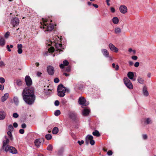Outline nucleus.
Returning <instances> with one entry per match:
<instances>
[{
	"instance_id": "obj_64",
	"label": "nucleus",
	"mask_w": 156,
	"mask_h": 156,
	"mask_svg": "<svg viewBox=\"0 0 156 156\" xmlns=\"http://www.w3.org/2000/svg\"><path fill=\"white\" fill-rule=\"evenodd\" d=\"M64 75L66 76H68L69 75V74H68L66 73H64Z\"/></svg>"
},
{
	"instance_id": "obj_42",
	"label": "nucleus",
	"mask_w": 156,
	"mask_h": 156,
	"mask_svg": "<svg viewBox=\"0 0 156 156\" xmlns=\"http://www.w3.org/2000/svg\"><path fill=\"white\" fill-rule=\"evenodd\" d=\"M13 116L14 118H17L19 116V115L16 113H14L13 114Z\"/></svg>"
},
{
	"instance_id": "obj_33",
	"label": "nucleus",
	"mask_w": 156,
	"mask_h": 156,
	"mask_svg": "<svg viewBox=\"0 0 156 156\" xmlns=\"http://www.w3.org/2000/svg\"><path fill=\"white\" fill-rule=\"evenodd\" d=\"M46 138L48 140H50L52 138V136L50 134H47L45 136Z\"/></svg>"
},
{
	"instance_id": "obj_12",
	"label": "nucleus",
	"mask_w": 156,
	"mask_h": 156,
	"mask_svg": "<svg viewBox=\"0 0 156 156\" xmlns=\"http://www.w3.org/2000/svg\"><path fill=\"white\" fill-rule=\"evenodd\" d=\"M47 71L49 74L51 75H52L54 73V69L53 67L51 66H49L47 67Z\"/></svg>"
},
{
	"instance_id": "obj_11",
	"label": "nucleus",
	"mask_w": 156,
	"mask_h": 156,
	"mask_svg": "<svg viewBox=\"0 0 156 156\" xmlns=\"http://www.w3.org/2000/svg\"><path fill=\"white\" fill-rule=\"evenodd\" d=\"M78 102L80 104L86 106L89 104L86 103V100L83 97H80L79 98Z\"/></svg>"
},
{
	"instance_id": "obj_35",
	"label": "nucleus",
	"mask_w": 156,
	"mask_h": 156,
	"mask_svg": "<svg viewBox=\"0 0 156 156\" xmlns=\"http://www.w3.org/2000/svg\"><path fill=\"white\" fill-rule=\"evenodd\" d=\"M61 114L60 111L59 110H57L55 112V116H58Z\"/></svg>"
},
{
	"instance_id": "obj_7",
	"label": "nucleus",
	"mask_w": 156,
	"mask_h": 156,
	"mask_svg": "<svg viewBox=\"0 0 156 156\" xmlns=\"http://www.w3.org/2000/svg\"><path fill=\"white\" fill-rule=\"evenodd\" d=\"M5 138L6 139V140H4L3 141V145L2 148L1 149V150H4L5 149V148H6L9 146V145H7L9 144V140L7 137L6 136H5Z\"/></svg>"
},
{
	"instance_id": "obj_15",
	"label": "nucleus",
	"mask_w": 156,
	"mask_h": 156,
	"mask_svg": "<svg viewBox=\"0 0 156 156\" xmlns=\"http://www.w3.org/2000/svg\"><path fill=\"white\" fill-rule=\"evenodd\" d=\"M109 47L110 49L112 51L115 52H118V49L112 44L110 43L109 44Z\"/></svg>"
},
{
	"instance_id": "obj_13",
	"label": "nucleus",
	"mask_w": 156,
	"mask_h": 156,
	"mask_svg": "<svg viewBox=\"0 0 156 156\" xmlns=\"http://www.w3.org/2000/svg\"><path fill=\"white\" fill-rule=\"evenodd\" d=\"M119 10L120 12L123 14L126 13L127 11V7L124 5H121L119 7Z\"/></svg>"
},
{
	"instance_id": "obj_6",
	"label": "nucleus",
	"mask_w": 156,
	"mask_h": 156,
	"mask_svg": "<svg viewBox=\"0 0 156 156\" xmlns=\"http://www.w3.org/2000/svg\"><path fill=\"white\" fill-rule=\"evenodd\" d=\"M53 42H54L53 43V44H54V45H55V48L57 49V51H59V52L60 51H62V49H64L62 47V44H57L55 42V40L53 41ZM52 41H51L50 44H49L48 45H50L51 44H52Z\"/></svg>"
},
{
	"instance_id": "obj_53",
	"label": "nucleus",
	"mask_w": 156,
	"mask_h": 156,
	"mask_svg": "<svg viewBox=\"0 0 156 156\" xmlns=\"http://www.w3.org/2000/svg\"><path fill=\"white\" fill-rule=\"evenodd\" d=\"M111 11L112 12H115V10L114 8L112 7L111 8Z\"/></svg>"
},
{
	"instance_id": "obj_26",
	"label": "nucleus",
	"mask_w": 156,
	"mask_h": 156,
	"mask_svg": "<svg viewBox=\"0 0 156 156\" xmlns=\"http://www.w3.org/2000/svg\"><path fill=\"white\" fill-rule=\"evenodd\" d=\"M112 22L115 24H117L119 23V20L116 17H114L112 19Z\"/></svg>"
},
{
	"instance_id": "obj_19",
	"label": "nucleus",
	"mask_w": 156,
	"mask_h": 156,
	"mask_svg": "<svg viewBox=\"0 0 156 156\" xmlns=\"http://www.w3.org/2000/svg\"><path fill=\"white\" fill-rule=\"evenodd\" d=\"M69 116L72 119H75L76 117V114L74 112H70L69 113Z\"/></svg>"
},
{
	"instance_id": "obj_63",
	"label": "nucleus",
	"mask_w": 156,
	"mask_h": 156,
	"mask_svg": "<svg viewBox=\"0 0 156 156\" xmlns=\"http://www.w3.org/2000/svg\"><path fill=\"white\" fill-rule=\"evenodd\" d=\"M133 49L131 48H129L128 49V51L129 52H131L133 51Z\"/></svg>"
},
{
	"instance_id": "obj_47",
	"label": "nucleus",
	"mask_w": 156,
	"mask_h": 156,
	"mask_svg": "<svg viewBox=\"0 0 156 156\" xmlns=\"http://www.w3.org/2000/svg\"><path fill=\"white\" fill-rule=\"evenodd\" d=\"M139 64L138 62H136L134 64V66L136 67H137L139 66Z\"/></svg>"
},
{
	"instance_id": "obj_3",
	"label": "nucleus",
	"mask_w": 156,
	"mask_h": 156,
	"mask_svg": "<svg viewBox=\"0 0 156 156\" xmlns=\"http://www.w3.org/2000/svg\"><path fill=\"white\" fill-rule=\"evenodd\" d=\"M66 90V88L63 85H59L58 88V95L60 97H64L65 95Z\"/></svg>"
},
{
	"instance_id": "obj_38",
	"label": "nucleus",
	"mask_w": 156,
	"mask_h": 156,
	"mask_svg": "<svg viewBox=\"0 0 156 156\" xmlns=\"http://www.w3.org/2000/svg\"><path fill=\"white\" fill-rule=\"evenodd\" d=\"M48 50L51 52H54V48L53 47H51L50 48L48 49Z\"/></svg>"
},
{
	"instance_id": "obj_45",
	"label": "nucleus",
	"mask_w": 156,
	"mask_h": 156,
	"mask_svg": "<svg viewBox=\"0 0 156 156\" xmlns=\"http://www.w3.org/2000/svg\"><path fill=\"white\" fill-rule=\"evenodd\" d=\"M59 81V79L57 78H55L54 80V82L56 83H58Z\"/></svg>"
},
{
	"instance_id": "obj_43",
	"label": "nucleus",
	"mask_w": 156,
	"mask_h": 156,
	"mask_svg": "<svg viewBox=\"0 0 156 156\" xmlns=\"http://www.w3.org/2000/svg\"><path fill=\"white\" fill-rule=\"evenodd\" d=\"M9 32H6L5 34V37L6 38H7L9 36Z\"/></svg>"
},
{
	"instance_id": "obj_50",
	"label": "nucleus",
	"mask_w": 156,
	"mask_h": 156,
	"mask_svg": "<svg viewBox=\"0 0 156 156\" xmlns=\"http://www.w3.org/2000/svg\"><path fill=\"white\" fill-rule=\"evenodd\" d=\"M112 154V151L109 150L107 152V154L108 155H111Z\"/></svg>"
},
{
	"instance_id": "obj_40",
	"label": "nucleus",
	"mask_w": 156,
	"mask_h": 156,
	"mask_svg": "<svg viewBox=\"0 0 156 156\" xmlns=\"http://www.w3.org/2000/svg\"><path fill=\"white\" fill-rule=\"evenodd\" d=\"M143 138L144 140H146L147 138V136L146 134H143L142 135Z\"/></svg>"
},
{
	"instance_id": "obj_49",
	"label": "nucleus",
	"mask_w": 156,
	"mask_h": 156,
	"mask_svg": "<svg viewBox=\"0 0 156 156\" xmlns=\"http://www.w3.org/2000/svg\"><path fill=\"white\" fill-rule=\"evenodd\" d=\"M77 142L80 144V145H81L83 144L84 143V142L83 140H81V141L78 140Z\"/></svg>"
},
{
	"instance_id": "obj_41",
	"label": "nucleus",
	"mask_w": 156,
	"mask_h": 156,
	"mask_svg": "<svg viewBox=\"0 0 156 156\" xmlns=\"http://www.w3.org/2000/svg\"><path fill=\"white\" fill-rule=\"evenodd\" d=\"M8 128L10 131L12 130L13 129V127L12 125H10L9 126Z\"/></svg>"
},
{
	"instance_id": "obj_36",
	"label": "nucleus",
	"mask_w": 156,
	"mask_h": 156,
	"mask_svg": "<svg viewBox=\"0 0 156 156\" xmlns=\"http://www.w3.org/2000/svg\"><path fill=\"white\" fill-rule=\"evenodd\" d=\"M69 62L67 60H65L63 62V64L65 66H67L69 65Z\"/></svg>"
},
{
	"instance_id": "obj_32",
	"label": "nucleus",
	"mask_w": 156,
	"mask_h": 156,
	"mask_svg": "<svg viewBox=\"0 0 156 156\" xmlns=\"http://www.w3.org/2000/svg\"><path fill=\"white\" fill-rule=\"evenodd\" d=\"M145 122H146L147 124H148L151 123V121L150 118H147L146 119Z\"/></svg>"
},
{
	"instance_id": "obj_24",
	"label": "nucleus",
	"mask_w": 156,
	"mask_h": 156,
	"mask_svg": "<svg viewBox=\"0 0 156 156\" xmlns=\"http://www.w3.org/2000/svg\"><path fill=\"white\" fill-rule=\"evenodd\" d=\"M143 92L144 95L145 96H147L148 95V93L147 90V88L146 86L143 87Z\"/></svg>"
},
{
	"instance_id": "obj_58",
	"label": "nucleus",
	"mask_w": 156,
	"mask_h": 156,
	"mask_svg": "<svg viewBox=\"0 0 156 156\" xmlns=\"http://www.w3.org/2000/svg\"><path fill=\"white\" fill-rule=\"evenodd\" d=\"M4 86L2 85H0V90H3L4 89Z\"/></svg>"
},
{
	"instance_id": "obj_62",
	"label": "nucleus",
	"mask_w": 156,
	"mask_h": 156,
	"mask_svg": "<svg viewBox=\"0 0 156 156\" xmlns=\"http://www.w3.org/2000/svg\"><path fill=\"white\" fill-rule=\"evenodd\" d=\"M35 65L36 66L38 67L39 66V63L38 62H36L35 63Z\"/></svg>"
},
{
	"instance_id": "obj_14",
	"label": "nucleus",
	"mask_w": 156,
	"mask_h": 156,
	"mask_svg": "<svg viewBox=\"0 0 156 156\" xmlns=\"http://www.w3.org/2000/svg\"><path fill=\"white\" fill-rule=\"evenodd\" d=\"M6 115V113L3 110H1L0 111V120H4Z\"/></svg>"
},
{
	"instance_id": "obj_28",
	"label": "nucleus",
	"mask_w": 156,
	"mask_h": 156,
	"mask_svg": "<svg viewBox=\"0 0 156 156\" xmlns=\"http://www.w3.org/2000/svg\"><path fill=\"white\" fill-rule=\"evenodd\" d=\"M121 32V29L119 27H116L115 29V32L116 34H119Z\"/></svg>"
},
{
	"instance_id": "obj_18",
	"label": "nucleus",
	"mask_w": 156,
	"mask_h": 156,
	"mask_svg": "<svg viewBox=\"0 0 156 156\" xmlns=\"http://www.w3.org/2000/svg\"><path fill=\"white\" fill-rule=\"evenodd\" d=\"M9 94L8 93H6L4 95L2 96L1 98V100L2 102H4L8 98Z\"/></svg>"
},
{
	"instance_id": "obj_48",
	"label": "nucleus",
	"mask_w": 156,
	"mask_h": 156,
	"mask_svg": "<svg viewBox=\"0 0 156 156\" xmlns=\"http://www.w3.org/2000/svg\"><path fill=\"white\" fill-rule=\"evenodd\" d=\"M5 65L4 63V62L3 61H0V67H2L3 66H4Z\"/></svg>"
},
{
	"instance_id": "obj_54",
	"label": "nucleus",
	"mask_w": 156,
	"mask_h": 156,
	"mask_svg": "<svg viewBox=\"0 0 156 156\" xmlns=\"http://www.w3.org/2000/svg\"><path fill=\"white\" fill-rule=\"evenodd\" d=\"M13 126L14 127L16 128L18 126V124L16 122H14L13 124Z\"/></svg>"
},
{
	"instance_id": "obj_16",
	"label": "nucleus",
	"mask_w": 156,
	"mask_h": 156,
	"mask_svg": "<svg viewBox=\"0 0 156 156\" xmlns=\"http://www.w3.org/2000/svg\"><path fill=\"white\" fill-rule=\"evenodd\" d=\"M42 142H44V140L43 139H36L34 142L35 145L37 147H39Z\"/></svg>"
},
{
	"instance_id": "obj_20",
	"label": "nucleus",
	"mask_w": 156,
	"mask_h": 156,
	"mask_svg": "<svg viewBox=\"0 0 156 156\" xmlns=\"http://www.w3.org/2000/svg\"><path fill=\"white\" fill-rule=\"evenodd\" d=\"M137 80L138 82L140 84H143L144 83V80L143 77L141 76H138L137 78Z\"/></svg>"
},
{
	"instance_id": "obj_39",
	"label": "nucleus",
	"mask_w": 156,
	"mask_h": 156,
	"mask_svg": "<svg viewBox=\"0 0 156 156\" xmlns=\"http://www.w3.org/2000/svg\"><path fill=\"white\" fill-rule=\"evenodd\" d=\"M5 82V79L3 77L0 78V82L1 83H4Z\"/></svg>"
},
{
	"instance_id": "obj_44",
	"label": "nucleus",
	"mask_w": 156,
	"mask_h": 156,
	"mask_svg": "<svg viewBox=\"0 0 156 156\" xmlns=\"http://www.w3.org/2000/svg\"><path fill=\"white\" fill-rule=\"evenodd\" d=\"M134 60H136L137 59L138 57L134 55L131 57Z\"/></svg>"
},
{
	"instance_id": "obj_55",
	"label": "nucleus",
	"mask_w": 156,
	"mask_h": 156,
	"mask_svg": "<svg viewBox=\"0 0 156 156\" xmlns=\"http://www.w3.org/2000/svg\"><path fill=\"white\" fill-rule=\"evenodd\" d=\"M129 66H132L133 64V62H132V61H129Z\"/></svg>"
},
{
	"instance_id": "obj_59",
	"label": "nucleus",
	"mask_w": 156,
	"mask_h": 156,
	"mask_svg": "<svg viewBox=\"0 0 156 156\" xmlns=\"http://www.w3.org/2000/svg\"><path fill=\"white\" fill-rule=\"evenodd\" d=\"M92 5L95 8H98V5L97 4H92Z\"/></svg>"
},
{
	"instance_id": "obj_27",
	"label": "nucleus",
	"mask_w": 156,
	"mask_h": 156,
	"mask_svg": "<svg viewBox=\"0 0 156 156\" xmlns=\"http://www.w3.org/2000/svg\"><path fill=\"white\" fill-rule=\"evenodd\" d=\"M93 135L95 136L99 137L100 136V134L98 131L95 130L92 133Z\"/></svg>"
},
{
	"instance_id": "obj_5",
	"label": "nucleus",
	"mask_w": 156,
	"mask_h": 156,
	"mask_svg": "<svg viewBox=\"0 0 156 156\" xmlns=\"http://www.w3.org/2000/svg\"><path fill=\"white\" fill-rule=\"evenodd\" d=\"M4 151L6 152L9 151L13 154H16L17 153V151L15 147L10 146L8 147L5 148Z\"/></svg>"
},
{
	"instance_id": "obj_9",
	"label": "nucleus",
	"mask_w": 156,
	"mask_h": 156,
	"mask_svg": "<svg viewBox=\"0 0 156 156\" xmlns=\"http://www.w3.org/2000/svg\"><path fill=\"white\" fill-rule=\"evenodd\" d=\"M19 20L17 18L15 17L12 19L11 20V24L14 27L17 26L19 24Z\"/></svg>"
},
{
	"instance_id": "obj_17",
	"label": "nucleus",
	"mask_w": 156,
	"mask_h": 156,
	"mask_svg": "<svg viewBox=\"0 0 156 156\" xmlns=\"http://www.w3.org/2000/svg\"><path fill=\"white\" fill-rule=\"evenodd\" d=\"M101 51L104 56L106 57H109V53L106 49H102Z\"/></svg>"
},
{
	"instance_id": "obj_60",
	"label": "nucleus",
	"mask_w": 156,
	"mask_h": 156,
	"mask_svg": "<svg viewBox=\"0 0 156 156\" xmlns=\"http://www.w3.org/2000/svg\"><path fill=\"white\" fill-rule=\"evenodd\" d=\"M147 76L148 77L150 78L151 77V73H148L147 74Z\"/></svg>"
},
{
	"instance_id": "obj_57",
	"label": "nucleus",
	"mask_w": 156,
	"mask_h": 156,
	"mask_svg": "<svg viewBox=\"0 0 156 156\" xmlns=\"http://www.w3.org/2000/svg\"><path fill=\"white\" fill-rule=\"evenodd\" d=\"M6 48L8 49V50L9 51H11V50L10 49V47L9 45H7L6 46Z\"/></svg>"
},
{
	"instance_id": "obj_46",
	"label": "nucleus",
	"mask_w": 156,
	"mask_h": 156,
	"mask_svg": "<svg viewBox=\"0 0 156 156\" xmlns=\"http://www.w3.org/2000/svg\"><path fill=\"white\" fill-rule=\"evenodd\" d=\"M59 102L58 101L56 100V101H55V106H58L59 105Z\"/></svg>"
},
{
	"instance_id": "obj_30",
	"label": "nucleus",
	"mask_w": 156,
	"mask_h": 156,
	"mask_svg": "<svg viewBox=\"0 0 156 156\" xmlns=\"http://www.w3.org/2000/svg\"><path fill=\"white\" fill-rule=\"evenodd\" d=\"M14 101L16 105H18L19 101L17 97H14Z\"/></svg>"
},
{
	"instance_id": "obj_31",
	"label": "nucleus",
	"mask_w": 156,
	"mask_h": 156,
	"mask_svg": "<svg viewBox=\"0 0 156 156\" xmlns=\"http://www.w3.org/2000/svg\"><path fill=\"white\" fill-rule=\"evenodd\" d=\"M112 66L116 70H118L119 69V66L118 65H115V63H113L112 64Z\"/></svg>"
},
{
	"instance_id": "obj_51",
	"label": "nucleus",
	"mask_w": 156,
	"mask_h": 156,
	"mask_svg": "<svg viewBox=\"0 0 156 156\" xmlns=\"http://www.w3.org/2000/svg\"><path fill=\"white\" fill-rule=\"evenodd\" d=\"M19 132L20 133H21V134H23L24 133V130L23 129H20L19 130Z\"/></svg>"
},
{
	"instance_id": "obj_23",
	"label": "nucleus",
	"mask_w": 156,
	"mask_h": 156,
	"mask_svg": "<svg viewBox=\"0 0 156 156\" xmlns=\"http://www.w3.org/2000/svg\"><path fill=\"white\" fill-rule=\"evenodd\" d=\"M90 112V111L89 109L85 108L82 111V114L84 116H87L89 114Z\"/></svg>"
},
{
	"instance_id": "obj_52",
	"label": "nucleus",
	"mask_w": 156,
	"mask_h": 156,
	"mask_svg": "<svg viewBox=\"0 0 156 156\" xmlns=\"http://www.w3.org/2000/svg\"><path fill=\"white\" fill-rule=\"evenodd\" d=\"M21 127L23 128H25L26 127V125L25 123H23L21 125Z\"/></svg>"
},
{
	"instance_id": "obj_25",
	"label": "nucleus",
	"mask_w": 156,
	"mask_h": 156,
	"mask_svg": "<svg viewBox=\"0 0 156 156\" xmlns=\"http://www.w3.org/2000/svg\"><path fill=\"white\" fill-rule=\"evenodd\" d=\"M134 73L133 72H129L127 74V76L131 80H133L134 77Z\"/></svg>"
},
{
	"instance_id": "obj_34",
	"label": "nucleus",
	"mask_w": 156,
	"mask_h": 156,
	"mask_svg": "<svg viewBox=\"0 0 156 156\" xmlns=\"http://www.w3.org/2000/svg\"><path fill=\"white\" fill-rule=\"evenodd\" d=\"M52 149L53 146L51 144L49 145L47 147V150L49 151H52Z\"/></svg>"
},
{
	"instance_id": "obj_4",
	"label": "nucleus",
	"mask_w": 156,
	"mask_h": 156,
	"mask_svg": "<svg viewBox=\"0 0 156 156\" xmlns=\"http://www.w3.org/2000/svg\"><path fill=\"white\" fill-rule=\"evenodd\" d=\"M124 82L126 86L129 89H131L133 88V85L130 81L128 78L125 77L124 78Z\"/></svg>"
},
{
	"instance_id": "obj_8",
	"label": "nucleus",
	"mask_w": 156,
	"mask_h": 156,
	"mask_svg": "<svg viewBox=\"0 0 156 156\" xmlns=\"http://www.w3.org/2000/svg\"><path fill=\"white\" fill-rule=\"evenodd\" d=\"M93 137L91 135H88L86 137V142L88 143V141H90V143L91 145H94L95 144L94 141L93 140Z\"/></svg>"
},
{
	"instance_id": "obj_2",
	"label": "nucleus",
	"mask_w": 156,
	"mask_h": 156,
	"mask_svg": "<svg viewBox=\"0 0 156 156\" xmlns=\"http://www.w3.org/2000/svg\"><path fill=\"white\" fill-rule=\"evenodd\" d=\"M48 20L47 19H42L43 23L41 24V27L44 30V31H51L54 28L53 24L48 23Z\"/></svg>"
},
{
	"instance_id": "obj_56",
	"label": "nucleus",
	"mask_w": 156,
	"mask_h": 156,
	"mask_svg": "<svg viewBox=\"0 0 156 156\" xmlns=\"http://www.w3.org/2000/svg\"><path fill=\"white\" fill-rule=\"evenodd\" d=\"M65 66L63 64H61L59 66L60 67L61 69H63L64 68V66Z\"/></svg>"
},
{
	"instance_id": "obj_1",
	"label": "nucleus",
	"mask_w": 156,
	"mask_h": 156,
	"mask_svg": "<svg viewBox=\"0 0 156 156\" xmlns=\"http://www.w3.org/2000/svg\"><path fill=\"white\" fill-rule=\"evenodd\" d=\"M22 95L23 100L28 104L31 105L34 102L35 97L33 88H25L23 91Z\"/></svg>"
},
{
	"instance_id": "obj_21",
	"label": "nucleus",
	"mask_w": 156,
	"mask_h": 156,
	"mask_svg": "<svg viewBox=\"0 0 156 156\" xmlns=\"http://www.w3.org/2000/svg\"><path fill=\"white\" fill-rule=\"evenodd\" d=\"M23 46L21 44H17V52L19 54H21L22 53L23 51L22 49Z\"/></svg>"
},
{
	"instance_id": "obj_61",
	"label": "nucleus",
	"mask_w": 156,
	"mask_h": 156,
	"mask_svg": "<svg viewBox=\"0 0 156 156\" xmlns=\"http://www.w3.org/2000/svg\"><path fill=\"white\" fill-rule=\"evenodd\" d=\"M66 71H67V72H69L70 71V68L69 67H68L66 69Z\"/></svg>"
},
{
	"instance_id": "obj_22",
	"label": "nucleus",
	"mask_w": 156,
	"mask_h": 156,
	"mask_svg": "<svg viewBox=\"0 0 156 156\" xmlns=\"http://www.w3.org/2000/svg\"><path fill=\"white\" fill-rule=\"evenodd\" d=\"M5 41L4 37L0 36V46L3 47L5 44Z\"/></svg>"
},
{
	"instance_id": "obj_37",
	"label": "nucleus",
	"mask_w": 156,
	"mask_h": 156,
	"mask_svg": "<svg viewBox=\"0 0 156 156\" xmlns=\"http://www.w3.org/2000/svg\"><path fill=\"white\" fill-rule=\"evenodd\" d=\"M7 134L8 135V136H9L10 138L12 140V137L11 132L10 131H8L7 132Z\"/></svg>"
},
{
	"instance_id": "obj_10",
	"label": "nucleus",
	"mask_w": 156,
	"mask_h": 156,
	"mask_svg": "<svg viewBox=\"0 0 156 156\" xmlns=\"http://www.w3.org/2000/svg\"><path fill=\"white\" fill-rule=\"evenodd\" d=\"M25 80L26 84L27 86H30L32 85V80L29 76H25Z\"/></svg>"
},
{
	"instance_id": "obj_29",
	"label": "nucleus",
	"mask_w": 156,
	"mask_h": 156,
	"mask_svg": "<svg viewBox=\"0 0 156 156\" xmlns=\"http://www.w3.org/2000/svg\"><path fill=\"white\" fill-rule=\"evenodd\" d=\"M58 128L57 127H55L53 128L52 132L54 134H56L58 132Z\"/></svg>"
}]
</instances>
